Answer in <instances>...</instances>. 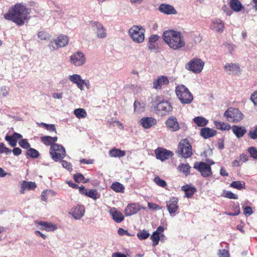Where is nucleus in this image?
<instances>
[{
  "instance_id": "f257e3e1",
  "label": "nucleus",
  "mask_w": 257,
  "mask_h": 257,
  "mask_svg": "<svg viewBox=\"0 0 257 257\" xmlns=\"http://www.w3.org/2000/svg\"><path fill=\"white\" fill-rule=\"evenodd\" d=\"M29 15L30 12L28 8L22 4H18L5 15L4 18L15 23L18 26H22L29 19Z\"/></svg>"
},
{
  "instance_id": "f03ea898",
  "label": "nucleus",
  "mask_w": 257,
  "mask_h": 257,
  "mask_svg": "<svg viewBox=\"0 0 257 257\" xmlns=\"http://www.w3.org/2000/svg\"><path fill=\"white\" fill-rule=\"evenodd\" d=\"M163 39L170 48L179 50L185 46L183 36L180 31L168 30L163 33Z\"/></svg>"
},
{
  "instance_id": "7ed1b4c3",
  "label": "nucleus",
  "mask_w": 257,
  "mask_h": 257,
  "mask_svg": "<svg viewBox=\"0 0 257 257\" xmlns=\"http://www.w3.org/2000/svg\"><path fill=\"white\" fill-rule=\"evenodd\" d=\"M153 106L155 112L161 116L166 115L173 110L170 102L161 96L155 97Z\"/></svg>"
},
{
  "instance_id": "20e7f679",
  "label": "nucleus",
  "mask_w": 257,
  "mask_h": 257,
  "mask_svg": "<svg viewBox=\"0 0 257 257\" xmlns=\"http://www.w3.org/2000/svg\"><path fill=\"white\" fill-rule=\"evenodd\" d=\"M177 97L184 104H190L193 100V96L189 89L184 85L176 86L175 89Z\"/></svg>"
},
{
  "instance_id": "39448f33",
  "label": "nucleus",
  "mask_w": 257,
  "mask_h": 257,
  "mask_svg": "<svg viewBox=\"0 0 257 257\" xmlns=\"http://www.w3.org/2000/svg\"><path fill=\"white\" fill-rule=\"evenodd\" d=\"M177 153L184 158H188L192 156V146L187 139H183L180 141L178 145Z\"/></svg>"
},
{
  "instance_id": "423d86ee",
  "label": "nucleus",
  "mask_w": 257,
  "mask_h": 257,
  "mask_svg": "<svg viewBox=\"0 0 257 257\" xmlns=\"http://www.w3.org/2000/svg\"><path fill=\"white\" fill-rule=\"evenodd\" d=\"M50 154L52 159L57 162L64 158L66 156V152L62 145L54 144L50 147Z\"/></svg>"
},
{
  "instance_id": "0eeeda50",
  "label": "nucleus",
  "mask_w": 257,
  "mask_h": 257,
  "mask_svg": "<svg viewBox=\"0 0 257 257\" xmlns=\"http://www.w3.org/2000/svg\"><path fill=\"white\" fill-rule=\"evenodd\" d=\"M145 30L141 26H134L129 30V34L133 40L141 43L144 41Z\"/></svg>"
},
{
  "instance_id": "6e6552de",
  "label": "nucleus",
  "mask_w": 257,
  "mask_h": 257,
  "mask_svg": "<svg viewBox=\"0 0 257 257\" xmlns=\"http://www.w3.org/2000/svg\"><path fill=\"white\" fill-rule=\"evenodd\" d=\"M228 121L237 123L243 119L242 113L237 109L229 108L224 113Z\"/></svg>"
},
{
  "instance_id": "1a4fd4ad",
  "label": "nucleus",
  "mask_w": 257,
  "mask_h": 257,
  "mask_svg": "<svg viewBox=\"0 0 257 257\" xmlns=\"http://www.w3.org/2000/svg\"><path fill=\"white\" fill-rule=\"evenodd\" d=\"M204 62L200 59L194 58L185 65V68L194 73H200L203 70Z\"/></svg>"
},
{
  "instance_id": "9d476101",
  "label": "nucleus",
  "mask_w": 257,
  "mask_h": 257,
  "mask_svg": "<svg viewBox=\"0 0 257 257\" xmlns=\"http://www.w3.org/2000/svg\"><path fill=\"white\" fill-rule=\"evenodd\" d=\"M193 168L199 172L203 177H207L212 175L211 168L209 165L203 162H196Z\"/></svg>"
},
{
  "instance_id": "9b49d317",
  "label": "nucleus",
  "mask_w": 257,
  "mask_h": 257,
  "mask_svg": "<svg viewBox=\"0 0 257 257\" xmlns=\"http://www.w3.org/2000/svg\"><path fill=\"white\" fill-rule=\"evenodd\" d=\"M86 61L85 54L81 51H77L70 57V63L76 67L83 65L86 63Z\"/></svg>"
},
{
  "instance_id": "f8f14e48",
  "label": "nucleus",
  "mask_w": 257,
  "mask_h": 257,
  "mask_svg": "<svg viewBox=\"0 0 257 257\" xmlns=\"http://www.w3.org/2000/svg\"><path fill=\"white\" fill-rule=\"evenodd\" d=\"M178 203V198L176 197H172L168 201H166V207L171 216H174L175 215L179 209Z\"/></svg>"
},
{
  "instance_id": "ddd939ff",
  "label": "nucleus",
  "mask_w": 257,
  "mask_h": 257,
  "mask_svg": "<svg viewBox=\"0 0 257 257\" xmlns=\"http://www.w3.org/2000/svg\"><path fill=\"white\" fill-rule=\"evenodd\" d=\"M92 23V28L96 36L100 38H105L106 37V32L103 25L98 22H93Z\"/></svg>"
},
{
  "instance_id": "4468645a",
  "label": "nucleus",
  "mask_w": 257,
  "mask_h": 257,
  "mask_svg": "<svg viewBox=\"0 0 257 257\" xmlns=\"http://www.w3.org/2000/svg\"><path fill=\"white\" fill-rule=\"evenodd\" d=\"M155 155L157 159L164 161L172 157L173 153L166 149L158 148L155 150Z\"/></svg>"
},
{
  "instance_id": "2eb2a0df",
  "label": "nucleus",
  "mask_w": 257,
  "mask_h": 257,
  "mask_svg": "<svg viewBox=\"0 0 257 257\" xmlns=\"http://www.w3.org/2000/svg\"><path fill=\"white\" fill-rule=\"evenodd\" d=\"M165 124L167 127L172 132H176L180 129V126L177 118L173 116L169 117Z\"/></svg>"
},
{
  "instance_id": "dca6fc26",
  "label": "nucleus",
  "mask_w": 257,
  "mask_h": 257,
  "mask_svg": "<svg viewBox=\"0 0 257 257\" xmlns=\"http://www.w3.org/2000/svg\"><path fill=\"white\" fill-rule=\"evenodd\" d=\"M109 208L108 212L115 222L120 223L124 220V216L120 211L117 210L114 207Z\"/></svg>"
},
{
  "instance_id": "f3484780",
  "label": "nucleus",
  "mask_w": 257,
  "mask_h": 257,
  "mask_svg": "<svg viewBox=\"0 0 257 257\" xmlns=\"http://www.w3.org/2000/svg\"><path fill=\"white\" fill-rule=\"evenodd\" d=\"M85 213V208L82 205H78L71 209L70 214L76 220H79L84 215Z\"/></svg>"
},
{
  "instance_id": "a211bd4d",
  "label": "nucleus",
  "mask_w": 257,
  "mask_h": 257,
  "mask_svg": "<svg viewBox=\"0 0 257 257\" xmlns=\"http://www.w3.org/2000/svg\"><path fill=\"white\" fill-rule=\"evenodd\" d=\"M169 83V80L167 76H160L153 82V88L155 89H161L164 85H166Z\"/></svg>"
},
{
  "instance_id": "6ab92c4d",
  "label": "nucleus",
  "mask_w": 257,
  "mask_h": 257,
  "mask_svg": "<svg viewBox=\"0 0 257 257\" xmlns=\"http://www.w3.org/2000/svg\"><path fill=\"white\" fill-rule=\"evenodd\" d=\"M140 210L138 204L131 203L127 205L124 209L125 215L127 216L136 214Z\"/></svg>"
},
{
  "instance_id": "aec40b11",
  "label": "nucleus",
  "mask_w": 257,
  "mask_h": 257,
  "mask_svg": "<svg viewBox=\"0 0 257 257\" xmlns=\"http://www.w3.org/2000/svg\"><path fill=\"white\" fill-rule=\"evenodd\" d=\"M36 187L35 182L23 181L21 184L20 192L21 194H24L26 190H34Z\"/></svg>"
},
{
  "instance_id": "412c9836",
  "label": "nucleus",
  "mask_w": 257,
  "mask_h": 257,
  "mask_svg": "<svg viewBox=\"0 0 257 257\" xmlns=\"http://www.w3.org/2000/svg\"><path fill=\"white\" fill-rule=\"evenodd\" d=\"M159 11L165 14L170 15V14H176L177 11L175 8L168 4H161L158 8Z\"/></svg>"
},
{
  "instance_id": "4be33fe9",
  "label": "nucleus",
  "mask_w": 257,
  "mask_h": 257,
  "mask_svg": "<svg viewBox=\"0 0 257 257\" xmlns=\"http://www.w3.org/2000/svg\"><path fill=\"white\" fill-rule=\"evenodd\" d=\"M224 28V24L223 21L220 19L213 20L210 25V28L217 32L221 33Z\"/></svg>"
},
{
  "instance_id": "5701e85b",
  "label": "nucleus",
  "mask_w": 257,
  "mask_h": 257,
  "mask_svg": "<svg viewBox=\"0 0 257 257\" xmlns=\"http://www.w3.org/2000/svg\"><path fill=\"white\" fill-rule=\"evenodd\" d=\"M140 121L145 128H149L156 123V120L151 117H143Z\"/></svg>"
},
{
  "instance_id": "b1692460",
  "label": "nucleus",
  "mask_w": 257,
  "mask_h": 257,
  "mask_svg": "<svg viewBox=\"0 0 257 257\" xmlns=\"http://www.w3.org/2000/svg\"><path fill=\"white\" fill-rule=\"evenodd\" d=\"M38 224L42 226L41 228L42 230H45L47 231H52L57 229V226L51 222L39 221L38 222Z\"/></svg>"
},
{
  "instance_id": "393cba45",
  "label": "nucleus",
  "mask_w": 257,
  "mask_h": 257,
  "mask_svg": "<svg viewBox=\"0 0 257 257\" xmlns=\"http://www.w3.org/2000/svg\"><path fill=\"white\" fill-rule=\"evenodd\" d=\"M216 134V131L209 127H203L200 131V135L205 139L213 137Z\"/></svg>"
},
{
  "instance_id": "a878e982",
  "label": "nucleus",
  "mask_w": 257,
  "mask_h": 257,
  "mask_svg": "<svg viewBox=\"0 0 257 257\" xmlns=\"http://www.w3.org/2000/svg\"><path fill=\"white\" fill-rule=\"evenodd\" d=\"M181 190L185 192V197L188 198H191L196 191L195 187L188 184L182 186Z\"/></svg>"
},
{
  "instance_id": "bb28decb",
  "label": "nucleus",
  "mask_w": 257,
  "mask_h": 257,
  "mask_svg": "<svg viewBox=\"0 0 257 257\" xmlns=\"http://www.w3.org/2000/svg\"><path fill=\"white\" fill-rule=\"evenodd\" d=\"M231 129L233 134L237 138L242 137L246 132V130L244 127L238 125H233L231 127Z\"/></svg>"
},
{
  "instance_id": "cd10ccee",
  "label": "nucleus",
  "mask_w": 257,
  "mask_h": 257,
  "mask_svg": "<svg viewBox=\"0 0 257 257\" xmlns=\"http://www.w3.org/2000/svg\"><path fill=\"white\" fill-rule=\"evenodd\" d=\"M68 37L64 35H60L56 40H55V44L59 48L63 47L68 44Z\"/></svg>"
},
{
  "instance_id": "c85d7f7f",
  "label": "nucleus",
  "mask_w": 257,
  "mask_h": 257,
  "mask_svg": "<svg viewBox=\"0 0 257 257\" xmlns=\"http://www.w3.org/2000/svg\"><path fill=\"white\" fill-rule=\"evenodd\" d=\"M225 71L230 74L231 72L237 74L239 72L240 68L236 64L227 63L224 67Z\"/></svg>"
},
{
  "instance_id": "c756f323",
  "label": "nucleus",
  "mask_w": 257,
  "mask_h": 257,
  "mask_svg": "<svg viewBox=\"0 0 257 257\" xmlns=\"http://www.w3.org/2000/svg\"><path fill=\"white\" fill-rule=\"evenodd\" d=\"M58 138L57 137H52L50 136H44L41 138V142L47 146H52L56 144Z\"/></svg>"
},
{
  "instance_id": "7c9ffc66",
  "label": "nucleus",
  "mask_w": 257,
  "mask_h": 257,
  "mask_svg": "<svg viewBox=\"0 0 257 257\" xmlns=\"http://www.w3.org/2000/svg\"><path fill=\"white\" fill-rule=\"evenodd\" d=\"M69 80L74 84H76L77 87L79 89H82V85L81 84V81L82 80V77L78 74H73L69 76Z\"/></svg>"
},
{
  "instance_id": "2f4dec72",
  "label": "nucleus",
  "mask_w": 257,
  "mask_h": 257,
  "mask_svg": "<svg viewBox=\"0 0 257 257\" xmlns=\"http://www.w3.org/2000/svg\"><path fill=\"white\" fill-rule=\"evenodd\" d=\"M109 155L111 157L121 158L125 155V152L120 149L113 148L109 151Z\"/></svg>"
},
{
  "instance_id": "473e14b6",
  "label": "nucleus",
  "mask_w": 257,
  "mask_h": 257,
  "mask_svg": "<svg viewBox=\"0 0 257 257\" xmlns=\"http://www.w3.org/2000/svg\"><path fill=\"white\" fill-rule=\"evenodd\" d=\"M190 168L191 167L188 163H180L177 169L179 172H182L186 176H187L190 173Z\"/></svg>"
},
{
  "instance_id": "72a5a7b5",
  "label": "nucleus",
  "mask_w": 257,
  "mask_h": 257,
  "mask_svg": "<svg viewBox=\"0 0 257 257\" xmlns=\"http://www.w3.org/2000/svg\"><path fill=\"white\" fill-rule=\"evenodd\" d=\"M230 7L235 12H239L243 8L241 3L238 0H230Z\"/></svg>"
},
{
  "instance_id": "f704fd0d",
  "label": "nucleus",
  "mask_w": 257,
  "mask_h": 257,
  "mask_svg": "<svg viewBox=\"0 0 257 257\" xmlns=\"http://www.w3.org/2000/svg\"><path fill=\"white\" fill-rule=\"evenodd\" d=\"M85 195L95 200L100 197V195L97 191L93 189H88L85 191Z\"/></svg>"
},
{
  "instance_id": "c9c22d12",
  "label": "nucleus",
  "mask_w": 257,
  "mask_h": 257,
  "mask_svg": "<svg viewBox=\"0 0 257 257\" xmlns=\"http://www.w3.org/2000/svg\"><path fill=\"white\" fill-rule=\"evenodd\" d=\"M214 124L217 129L221 131L229 130L231 128V126L228 123L223 122L215 120Z\"/></svg>"
},
{
  "instance_id": "e433bc0d",
  "label": "nucleus",
  "mask_w": 257,
  "mask_h": 257,
  "mask_svg": "<svg viewBox=\"0 0 257 257\" xmlns=\"http://www.w3.org/2000/svg\"><path fill=\"white\" fill-rule=\"evenodd\" d=\"M193 121L197 126L202 127L206 126L208 122V120L202 116H197L194 117Z\"/></svg>"
},
{
  "instance_id": "4c0bfd02",
  "label": "nucleus",
  "mask_w": 257,
  "mask_h": 257,
  "mask_svg": "<svg viewBox=\"0 0 257 257\" xmlns=\"http://www.w3.org/2000/svg\"><path fill=\"white\" fill-rule=\"evenodd\" d=\"M110 188L115 192L123 193L124 191V186L118 182H113Z\"/></svg>"
},
{
  "instance_id": "58836bf2",
  "label": "nucleus",
  "mask_w": 257,
  "mask_h": 257,
  "mask_svg": "<svg viewBox=\"0 0 257 257\" xmlns=\"http://www.w3.org/2000/svg\"><path fill=\"white\" fill-rule=\"evenodd\" d=\"M134 110L137 112H141L144 111L145 104L138 100H136L134 103Z\"/></svg>"
},
{
  "instance_id": "ea45409f",
  "label": "nucleus",
  "mask_w": 257,
  "mask_h": 257,
  "mask_svg": "<svg viewBox=\"0 0 257 257\" xmlns=\"http://www.w3.org/2000/svg\"><path fill=\"white\" fill-rule=\"evenodd\" d=\"M230 186L238 190H241L245 187V183L240 181H233L230 184Z\"/></svg>"
},
{
  "instance_id": "a19ab883",
  "label": "nucleus",
  "mask_w": 257,
  "mask_h": 257,
  "mask_svg": "<svg viewBox=\"0 0 257 257\" xmlns=\"http://www.w3.org/2000/svg\"><path fill=\"white\" fill-rule=\"evenodd\" d=\"M74 113L78 118H84L87 116V113L83 108H77L75 109Z\"/></svg>"
},
{
  "instance_id": "79ce46f5",
  "label": "nucleus",
  "mask_w": 257,
  "mask_h": 257,
  "mask_svg": "<svg viewBox=\"0 0 257 257\" xmlns=\"http://www.w3.org/2000/svg\"><path fill=\"white\" fill-rule=\"evenodd\" d=\"M27 155L32 158H37L39 157L40 154L39 152L33 148H29L27 152Z\"/></svg>"
},
{
  "instance_id": "37998d69",
  "label": "nucleus",
  "mask_w": 257,
  "mask_h": 257,
  "mask_svg": "<svg viewBox=\"0 0 257 257\" xmlns=\"http://www.w3.org/2000/svg\"><path fill=\"white\" fill-rule=\"evenodd\" d=\"M150 236L148 231L144 229L137 233V236L140 240L146 239Z\"/></svg>"
},
{
  "instance_id": "c03bdc74",
  "label": "nucleus",
  "mask_w": 257,
  "mask_h": 257,
  "mask_svg": "<svg viewBox=\"0 0 257 257\" xmlns=\"http://www.w3.org/2000/svg\"><path fill=\"white\" fill-rule=\"evenodd\" d=\"M232 208L233 209V212L225 213L226 214L229 215V216H236V215H238L240 212V208H239V204H234L232 206Z\"/></svg>"
},
{
  "instance_id": "a18cd8bd",
  "label": "nucleus",
  "mask_w": 257,
  "mask_h": 257,
  "mask_svg": "<svg viewBox=\"0 0 257 257\" xmlns=\"http://www.w3.org/2000/svg\"><path fill=\"white\" fill-rule=\"evenodd\" d=\"M5 140L7 142H8L9 144L12 147H15L16 146L17 142L16 140H15L14 138H13V136H9L7 135L5 137Z\"/></svg>"
},
{
  "instance_id": "49530a36",
  "label": "nucleus",
  "mask_w": 257,
  "mask_h": 257,
  "mask_svg": "<svg viewBox=\"0 0 257 257\" xmlns=\"http://www.w3.org/2000/svg\"><path fill=\"white\" fill-rule=\"evenodd\" d=\"M223 196L224 197L229 198V199H237L238 196L236 194H234L232 192L230 191H224Z\"/></svg>"
},
{
  "instance_id": "de8ad7c7",
  "label": "nucleus",
  "mask_w": 257,
  "mask_h": 257,
  "mask_svg": "<svg viewBox=\"0 0 257 257\" xmlns=\"http://www.w3.org/2000/svg\"><path fill=\"white\" fill-rule=\"evenodd\" d=\"M154 181L157 185L162 187H165L167 186L166 181L161 179L159 176L155 177Z\"/></svg>"
},
{
  "instance_id": "09e8293b",
  "label": "nucleus",
  "mask_w": 257,
  "mask_h": 257,
  "mask_svg": "<svg viewBox=\"0 0 257 257\" xmlns=\"http://www.w3.org/2000/svg\"><path fill=\"white\" fill-rule=\"evenodd\" d=\"M151 239L153 241V245L155 246L158 244L160 237L158 234L154 232L153 234L151 236Z\"/></svg>"
},
{
  "instance_id": "8fccbe9b",
  "label": "nucleus",
  "mask_w": 257,
  "mask_h": 257,
  "mask_svg": "<svg viewBox=\"0 0 257 257\" xmlns=\"http://www.w3.org/2000/svg\"><path fill=\"white\" fill-rule=\"evenodd\" d=\"M12 150L8 148H7L3 143H0V154L4 153L6 155L10 154Z\"/></svg>"
},
{
  "instance_id": "3c124183",
  "label": "nucleus",
  "mask_w": 257,
  "mask_h": 257,
  "mask_svg": "<svg viewBox=\"0 0 257 257\" xmlns=\"http://www.w3.org/2000/svg\"><path fill=\"white\" fill-rule=\"evenodd\" d=\"M38 37L42 40H49L50 38V35L44 31L39 32L38 34Z\"/></svg>"
},
{
  "instance_id": "603ef678",
  "label": "nucleus",
  "mask_w": 257,
  "mask_h": 257,
  "mask_svg": "<svg viewBox=\"0 0 257 257\" xmlns=\"http://www.w3.org/2000/svg\"><path fill=\"white\" fill-rule=\"evenodd\" d=\"M248 136L252 140L257 139V125L253 127V130L250 131L248 133Z\"/></svg>"
},
{
  "instance_id": "864d4df0",
  "label": "nucleus",
  "mask_w": 257,
  "mask_h": 257,
  "mask_svg": "<svg viewBox=\"0 0 257 257\" xmlns=\"http://www.w3.org/2000/svg\"><path fill=\"white\" fill-rule=\"evenodd\" d=\"M248 152L250 156L254 159H257V149L254 147H249L248 149Z\"/></svg>"
},
{
  "instance_id": "5fc2aeb1",
  "label": "nucleus",
  "mask_w": 257,
  "mask_h": 257,
  "mask_svg": "<svg viewBox=\"0 0 257 257\" xmlns=\"http://www.w3.org/2000/svg\"><path fill=\"white\" fill-rule=\"evenodd\" d=\"M19 145L23 148L29 149L30 147V144L27 142L26 139H22L19 142Z\"/></svg>"
},
{
  "instance_id": "6e6d98bb",
  "label": "nucleus",
  "mask_w": 257,
  "mask_h": 257,
  "mask_svg": "<svg viewBox=\"0 0 257 257\" xmlns=\"http://www.w3.org/2000/svg\"><path fill=\"white\" fill-rule=\"evenodd\" d=\"M148 207L149 208V209L153 211L156 210H160L161 209V207L159 205L156 203L152 202H148Z\"/></svg>"
},
{
  "instance_id": "4d7b16f0",
  "label": "nucleus",
  "mask_w": 257,
  "mask_h": 257,
  "mask_svg": "<svg viewBox=\"0 0 257 257\" xmlns=\"http://www.w3.org/2000/svg\"><path fill=\"white\" fill-rule=\"evenodd\" d=\"M61 164L63 167L67 169L69 171H71L72 170V165L71 163L67 162L65 160H62L61 161Z\"/></svg>"
},
{
  "instance_id": "13d9d810",
  "label": "nucleus",
  "mask_w": 257,
  "mask_h": 257,
  "mask_svg": "<svg viewBox=\"0 0 257 257\" xmlns=\"http://www.w3.org/2000/svg\"><path fill=\"white\" fill-rule=\"evenodd\" d=\"M74 179L77 183H80L82 182L84 180V176L81 173H78L74 175Z\"/></svg>"
},
{
  "instance_id": "bf43d9fd",
  "label": "nucleus",
  "mask_w": 257,
  "mask_h": 257,
  "mask_svg": "<svg viewBox=\"0 0 257 257\" xmlns=\"http://www.w3.org/2000/svg\"><path fill=\"white\" fill-rule=\"evenodd\" d=\"M218 255L219 257H230L228 251L225 249H219Z\"/></svg>"
},
{
  "instance_id": "052dcab7",
  "label": "nucleus",
  "mask_w": 257,
  "mask_h": 257,
  "mask_svg": "<svg viewBox=\"0 0 257 257\" xmlns=\"http://www.w3.org/2000/svg\"><path fill=\"white\" fill-rule=\"evenodd\" d=\"M160 37L158 35H152L149 38V42L156 43L157 41L159 40Z\"/></svg>"
},
{
  "instance_id": "680f3d73",
  "label": "nucleus",
  "mask_w": 257,
  "mask_h": 257,
  "mask_svg": "<svg viewBox=\"0 0 257 257\" xmlns=\"http://www.w3.org/2000/svg\"><path fill=\"white\" fill-rule=\"evenodd\" d=\"M81 84L82 85V89L80 90L81 91L84 90V85H85L88 89H90V84L89 80L82 79Z\"/></svg>"
},
{
  "instance_id": "e2e57ef3",
  "label": "nucleus",
  "mask_w": 257,
  "mask_h": 257,
  "mask_svg": "<svg viewBox=\"0 0 257 257\" xmlns=\"http://www.w3.org/2000/svg\"><path fill=\"white\" fill-rule=\"evenodd\" d=\"M51 190L43 191L41 194V199L45 202H47L48 199V192H50Z\"/></svg>"
},
{
  "instance_id": "0e129e2a",
  "label": "nucleus",
  "mask_w": 257,
  "mask_h": 257,
  "mask_svg": "<svg viewBox=\"0 0 257 257\" xmlns=\"http://www.w3.org/2000/svg\"><path fill=\"white\" fill-rule=\"evenodd\" d=\"M250 99L254 105H257V90L251 95Z\"/></svg>"
},
{
  "instance_id": "69168bd1",
  "label": "nucleus",
  "mask_w": 257,
  "mask_h": 257,
  "mask_svg": "<svg viewBox=\"0 0 257 257\" xmlns=\"http://www.w3.org/2000/svg\"><path fill=\"white\" fill-rule=\"evenodd\" d=\"M238 159H239L241 163L243 162H245L248 161V156L244 154H241L239 157H238Z\"/></svg>"
},
{
  "instance_id": "338daca9",
  "label": "nucleus",
  "mask_w": 257,
  "mask_h": 257,
  "mask_svg": "<svg viewBox=\"0 0 257 257\" xmlns=\"http://www.w3.org/2000/svg\"><path fill=\"white\" fill-rule=\"evenodd\" d=\"M8 95V91L6 87L3 86L0 89V95L3 96H6Z\"/></svg>"
},
{
  "instance_id": "774afa93",
  "label": "nucleus",
  "mask_w": 257,
  "mask_h": 257,
  "mask_svg": "<svg viewBox=\"0 0 257 257\" xmlns=\"http://www.w3.org/2000/svg\"><path fill=\"white\" fill-rule=\"evenodd\" d=\"M112 257H127V256L121 252H115L112 254Z\"/></svg>"
}]
</instances>
